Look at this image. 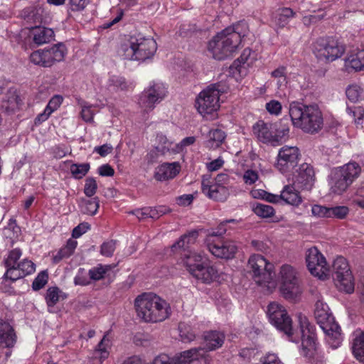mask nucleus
Returning a JSON list of instances; mask_svg holds the SVG:
<instances>
[{"label": "nucleus", "mask_w": 364, "mask_h": 364, "mask_svg": "<svg viewBox=\"0 0 364 364\" xmlns=\"http://www.w3.org/2000/svg\"><path fill=\"white\" fill-rule=\"evenodd\" d=\"M248 26L240 21L219 32L208 43V50L217 60H224L236 52L242 38L248 33Z\"/></svg>", "instance_id": "obj_1"}, {"label": "nucleus", "mask_w": 364, "mask_h": 364, "mask_svg": "<svg viewBox=\"0 0 364 364\" xmlns=\"http://www.w3.org/2000/svg\"><path fill=\"white\" fill-rule=\"evenodd\" d=\"M299 329L301 344L299 353L305 364H324L325 358L317 341L315 326L304 315L297 316V328Z\"/></svg>", "instance_id": "obj_2"}, {"label": "nucleus", "mask_w": 364, "mask_h": 364, "mask_svg": "<svg viewBox=\"0 0 364 364\" xmlns=\"http://www.w3.org/2000/svg\"><path fill=\"white\" fill-rule=\"evenodd\" d=\"M137 316L146 323H157L171 315V308L166 300L153 293H144L134 300Z\"/></svg>", "instance_id": "obj_3"}, {"label": "nucleus", "mask_w": 364, "mask_h": 364, "mask_svg": "<svg viewBox=\"0 0 364 364\" xmlns=\"http://www.w3.org/2000/svg\"><path fill=\"white\" fill-rule=\"evenodd\" d=\"M156 43L152 38H146L141 34L132 36L119 49V55L131 60H144L154 55L156 50Z\"/></svg>", "instance_id": "obj_4"}, {"label": "nucleus", "mask_w": 364, "mask_h": 364, "mask_svg": "<svg viewBox=\"0 0 364 364\" xmlns=\"http://www.w3.org/2000/svg\"><path fill=\"white\" fill-rule=\"evenodd\" d=\"M315 318L318 324L326 334L328 343L333 348H337L343 341L341 328L335 321L326 303L318 299L315 304Z\"/></svg>", "instance_id": "obj_5"}, {"label": "nucleus", "mask_w": 364, "mask_h": 364, "mask_svg": "<svg viewBox=\"0 0 364 364\" xmlns=\"http://www.w3.org/2000/svg\"><path fill=\"white\" fill-rule=\"evenodd\" d=\"M235 221L233 219L225 220L220 225L216 231L213 230L207 235L205 238L207 248L215 257L229 259L235 257L237 251L235 242L223 237V235L226 232L225 225Z\"/></svg>", "instance_id": "obj_6"}, {"label": "nucleus", "mask_w": 364, "mask_h": 364, "mask_svg": "<svg viewBox=\"0 0 364 364\" xmlns=\"http://www.w3.org/2000/svg\"><path fill=\"white\" fill-rule=\"evenodd\" d=\"M361 172V166L355 161L332 169L328 176L331 191L336 194H342L359 177Z\"/></svg>", "instance_id": "obj_7"}, {"label": "nucleus", "mask_w": 364, "mask_h": 364, "mask_svg": "<svg viewBox=\"0 0 364 364\" xmlns=\"http://www.w3.org/2000/svg\"><path fill=\"white\" fill-rule=\"evenodd\" d=\"M311 49L316 58L325 63H332L341 58L346 51L345 46L333 37L316 39L312 43Z\"/></svg>", "instance_id": "obj_8"}, {"label": "nucleus", "mask_w": 364, "mask_h": 364, "mask_svg": "<svg viewBox=\"0 0 364 364\" xmlns=\"http://www.w3.org/2000/svg\"><path fill=\"white\" fill-rule=\"evenodd\" d=\"M210 359L203 348H193L176 354L170 358L162 354L146 364H210Z\"/></svg>", "instance_id": "obj_9"}, {"label": "nucleus", "mask_w": 364, "mask_h": 364, "mask_svg": "<svg viewBox=\"0 0 364 364\" xmlns=\"http://www.w3.org/2000/svg\"><path fill=\"white\" fill-rule=\"evenodd\" d=\"M252 132L259 141L278 146L289 133V128H281L277 123H267L259 120L253 125Z\"/></svg>", "instance_id": "obj_10"}, {"label": "nucleus", "mask_w": 364, "mask_h": 364, "mask_svg": "<svg viewBox=\"0 0 364 364\" xmlns=\"http://www.w3.org/2000/svg\"><path fill=\"white\" fill-rule=\"evenodd\" d=\"M267 316L272 325L293 341V321L284 306L277 301L270 302L267 306Z\"/></svg>", "instance_id": "obj_11"}, {"label": "nucleus", "mask_w": 364, "mask_h": 364, "mask_svg": "<svg viewBox=\"0 0 364 364\" xmlns=\"http://www.w3.org/2000/svg\"><path fill=\"white\" fill-rule=\"evenodd\" d=\"M220 85L213 84L203 90L196 100V107L203 117L212 114L220 107Z\"/></svg>", "instance_id": "obj_12"}, {"label": "nucleus", "mask_w": 364, "mask_h": 364, "mask_svg": "<svg viewBox=\"0 0 364 364\" xmlns=\"http://www.w3.org/2000/svg\"><path fill=\"white\" fill-rule=\"evenodd\" d=\"M297 127L307 133H315L323 126L322 113L317 105H301L297 107Z\"/></svg>", "instance_id": "obj_13"}, {"label": "nucleus", "mask_w": 364, "mask_h": 364, "mask_svg": "<svg viewBox=\"0 0 364 364\" xmlns=\"http://www.w3.org/2000/svg\"><path fill=\"white\" fill-rule=\"evenodd\" d=\"M306 262L310 273L321 280H326L330 277V266L325 257L315 247L307 250Z\"/></svg>", "instance_id": "obj_14"}, {"label": "nucleus", "mask_w": 364, "mask_h": 364, "mask_svg": "<svg viewBox=\"0 0 364 364\" xmlns=\"http://www.w3.org/2000/svg\"><path fill=\"white\" fill-rule=\"evenodd\" d=\"M277 281L281 295L286 300H294L296 295V269L294 267L287 264L281 266L277 275Z\"/></svg>", "instance_id": "obj_15"}, {"label": "nucleus", "mask_w": 364, "mask_h": 364, "mask_svg": "<svg viewBox=\"0 0 364 364\" xmlns=\"http://www.w3.org/2000/svg\"><path fill=\"white\" fill-rule=\"evenodd\" d=\"M248 267L252 272L255 282L259 284L269 283L272 279L274 265L261 255H253L248 260Z\"/></svg>", "instance_id": "obj_16"}, {"label": "nucleus", "mask_w": 364, "mask_h": 364, "mask_svg": "<svg viewBox=\"0 0 364 364\" xmlns=\"http://www.w3.org/2000/svg\"><path fill=\"white\" fill-rule=\"evenodd\" d=\"M166 87L161 82H153L143 92L139 103L146 110L152 109L156 103L160 102L166 95Z\"/></svg>", "instance_id": "obj_17"}, {"label": "nucleus", "mask_w": 364, "mask_h": 364, "mask_svg": "<svg viewBox=\"0 0 364 364\" xmlns=\"http://www.w3.org/2000/svg\"><path fill=\"white\" fill-rule=\"evenodd\" d=\"M203 193L210 199L218 201H225L229 196L227 186L213 183L209 177L203 176L201 183Z\"/></svg>", "instance_id": "obj_18"}, {"label": "nucleus", "mask_w": 364, "mask_h": 364, "mask_svg": "<svg viewBox=\"0 0 364 364\" xmlns=\"http://www.w3.org/2000/svg\"><path fill=\"white\" fill-rule=\"evenodd\" d=\"M314 183V171L309 164H303L297 171V190L309 191Z\"/></svg>", "instance_id": "obj_19"}, {"label": "nucleus", "mask_w": 364, "mask_h": 364, "mask_svg": "<svg viewBox=\"0 0 364 364\" xmlns=\"http://www.w3.org/2000/svg\"><path fill=\"white\" fill-rule=\"evenodd\" d=\"M112 342L109 338V333H106L99 343L95 348L90 361L92 364H102L109 355Z\"/></svg>", "instance_id": "obj_20"}, {"label": "nucleus", "mask_w": 364, "mask_h": 364, "mask_svg": "<svg viewBox=\"0 0 364 364\" xmlns=\"http://www.w3.org/2000/svg\"><path fill=\"white\" fill-rule=\"evenodd\" d=\"M343 61V66L348 72L364 70V50L355 48L349 51Z\"/></svg>", "instance_id": "obj_21"}, {"label": "nucleus", "mask_w": 364, "mask_h": 364, "mask_svg": "<svg viewBox=\"0 0 364 364\" xmlns=\"http://www.w3.org/2000/svg\"><path fill=\"white\" fill-rule=\"evenodd\" d=\"M220 275L221 273L215 266L203 263L193 274V277L201 283L210 284L218 282Z\"/></svg>", "instance_id": "obj_22"}, {"label": "nucleus", "mask_w": 364, "mask_h": 364, "mask_svg": "<svg viewBox=\"0 0 364 364\" xmlns=\"http://www.w3.org/2000/svg\"><path fill=\"white\" fill-rule=\"evenodd\" d=\"M178 162L163 163L154 170V177L158 181H165L175 178L181 171Z\"/></svg>", "instance_id": "obj_23"}, {"label": "nucleus", "mask_w": 364, "mask_h": 364, "mask_svg": "<svg viewBox=\"0 0 364 364\" xmlns=\"http://www.w3.org/2000/svg\"><path fill=\"white\" fill-rule=\"evenodd\" d=\"M203 254L194 251L186 252L183 255L182 262L192 276L203 264Z\"/></svg>", "instance_id": "obj_24"}, {"label": "nucleus", "mask_w": 364, "mask_h": 364, "mask_svg": "<svg viewBox=\"0 0 364 364\" xmlns=\"http://www.w3.org/2000/svg\"><path fill=\"white\" fill-rule=\"evenodd\" d=\"M21 105V100L14 89H10L4 97L1 109L7 113H11L18 109Z\"/></svg>", "instance_id": "obj_25"}, {"label": "nucleus", "mask_w": 364, "mask_h": 364, "mask_svg": "<svg viewBox=\"0 0 364 364\" xmlns=\"http://www.w3.org/2000/svg\"><path fill=\"white\" fill-rule=\"evenodd\" d=\"M16 334L12 326L6 323H0V344L5 348L13 347L16 343Z\"/></svg>", "instance_id": "obj_26"}, {"label": "nucleus", "mask_w": 364, "mask_h": 364, "mask_svg": "<svg viewBox=\"0 0 364 364\" xmlns=\"http://www.w3.org/2000/svg\"><path fill=\"white\" fill-rule=\"evenodd\" d=\"M63 101V98L60 95L53 96L48 102L44 111L42 113L38 114L35 119V123H41L48 119L50 114L57 110Z\"/></svg>", "instance_id": "obj_27"}, {"label": "nucleus", "mask_w": 364, "mask_h": 364, "mask_svg": "<svg viewBox=\"0 0 364 364\" xmlns=\"http://www.w3.org/2000/svg\"><path fill=\"white\" fill-rule=\"evenodd\" d=\"M352 336L353 353L357 360L364 363V332L358 329L353 332Z\"/></svg>", "instance_id": "obj_28"}, {"label": "nucleus", "mask_w": 364, "mask_h": 364, "mask_svg": "<svg viewBox=\"0 0 364 364\" xmlns=\"http://www.w3.org/2000/svg\"><path fill=\"white\" fill-rule=\"evenodd\" d=\"M33 41L38 46L49 43L54 37V32L51 28L46 27H36L31 31Z\"/></svg>", "instance_id": "obj_29"}, {"label": "nucleus", "mask_w": 364, "mask_h": 364, "mask_svg": "<svg viewBox=\"0 0 364 364\" xmlns=\"http://www.w3.org/2000/svg\"><path fill=\"white\" fill-rule=\"evenodd\" d=\"M65 297V294L58 287H49L45 295V300L48 306V312L53 313V308L55 305L60 299H64Z\"/></svg>", "instance_id": "obj_30"}, {"label": "nucleus", "mask_w": 364, "mask_h": 364, "mask_svg": "<svg viewBox=\"0 0 364 364\" xmlns=\"http://www.w3.org/2000/svg\"><path fill=\"white\" fill-rule=\"evenodd\" d=\"M225 336L218 331H209L204 335L205 346L208 350H213L221 347Z\"/></svg>", "instance_id": "obj_31"}, {"label": "nucleus", "mask_w": 364, "mask_h": 364, "mask_svg": "<svg viewBox=\"0 0 364 364\" xmlns=\"http://www.w3.org/2000/svg\"><path fill=\"white\" fill-rule=\"evenodd\" d=\"M77 242L72 238L69 239L65 245L61 247L55 254L53 255V262L59 263L63 259L70 257L75 252Z\"/></svg>", "instance_id": "obj_32"}, {"label": "nucleus", "mask_w": 364, "mask_h": 364, "mask_svg": "<svg viewBox=\"0 0 364 364\" xmlns=\"http://www.w3.org/2000/svg\"><path fill=\"white\" fill-rule=\"evenodd\" d=\"M336 287L341 291L348 294L353 292L355 283L352 272L342 275V277H334Z\"/></svg>", "instance_id": "obj_33"}, {"label": "nucleus", "mask_w": 364, "mask_h": 364, "mask_svg": "<svg viewBox=\"0 0 364 364\" xmlns=\"http://www.w3.org/2000/svg\"><path fill=\"white\" fill-rule=\"evenodd\" d=\"M198 236V232L197 230H192L188 232L187 234L182 235L180 239L172 245V251L176 252L181 249H183L185 251L190 245L196 242Z\"/></svg>", "instance_id": "obj_34"}, {"label": "nucleus", "mask_w": 364, "mask_h": 364, "mask_svg": "<svg viewBox=\"0 0 364 364\" xmlns=\"http://www.w3.org/2000/svg\"><path fill=\"white\" fill-rule=\"evenodd\" d=\"M278 166H284L287 164L294 163L296 159V147L285 146L282 147L278 154Z\"/></svg>", "instance_id": "obj_35"}, {"label": "nucleus", "mask_w": 364, "mask_h": 364, "mask_svg": "<svg viewBox=\"0 0 364 364\" xmlns=\"http://www.w3.org/2000/svg\"><path fill=\"white\" fill-rule=\"evenodd\" d=\"M346 95L350 102H360L364 100V87L358 84L350 85L346 87Z\"/></svg>", "instance_id": "obj_36"}, {"label": "nucleus", "mask_w": 364, "mask_h": 364, "mask_svg": "<svg viewBox=\"0 0 364 364\" xmlns=\"http://www.w3.org/2000/svg\"><path fill=\"white\" fill-rule=\"evenodd\" d=\"M114 265L102 264H97L89 270L88 274L90 279L98 281L105 277V276L114 268Z\"/></svg>", "instance_id": "obj_37"}, {"label": "nucleus", "mask_w": 364, "mask_h": 364, "mask_svg": "<svg viewBox=\"0 0 364 364\" xmlns=\"http://www.w3.org/2000/svg\"><path fill=\"white\" fill-rule=\"evenodd\" d=\"M100 207L97 198L91 199H82L80 203V211L83 214L94 215L97 212Z\"/></svg>", "instance_id": "obj_38"}, {"label": "nucleus", "mask_w": 364, "mask_h": 364, "mask_svg": "<svg viewBox=\"0 0 364 364\" xmlns=\"http://www.w3.org/2000/svg\"><path fill=\"white\" fill-rule=\"evenodd\" d=\"M225 138L224 132L220 129L210 130L208 134V139L206 146L210 149L218 148Z\"/></svg>", "instance_id": "obj_39"}, {"label": "nucleus", "mask_w": 364, "mask_h": 364, "mask_svg": "<svg viewBox=\"0 0 364 364\" xmlns=\"http://www.w3.org/2000/svg\"><path fill=\"white\" fill-rule=\"evenodd\" d=\"M333 270L334 277H342V275L351 272L347 260L342 257L335 259L333 263Z\"/></svg>", "instance_id": "obj_40"}, {"label": "nucleus", "mask_w": 364, "mask_h": 364, "mask_svg": "<svg viewBox=\"0 0 364 364\" xmlns=\"http://www.w3.org/2000/svg\"><path fill=\"white\" fill-rule=\"evenodd\" d=\"M50 54L53 63L63 61L67 53V49L63 43L55 44L47 49Z\"/></svg>", "instance_id": "obj_41"}, {"label": "nucleus", "mask_w": 364, "mask_h": 364, "mask_svg": "<svg viewBox=\"0 0 364 364\" xmlns=\"http://www.w3.org/2000/svg\"><path fill=\"white\" fill-rule=\"evenodd\" d=\"M280 200H284L287 204L294 205L296 202V188L294 183L285 186L279 195Z\"/></svg>", "instance_id": "obj_42"}, {"label": "nucleus", "mask_w": 364, "mask_h": 364, "mask_svg": "<svg viewBox=\"0 0 364 364\" xmlns=\"http://www.w3.org/2000/svg\"><path fill=\"white\" fill-rule=\"evenodd\" d=\"M253 212L262 218H271L274 215V209L269 205L256 203L252 205Z\"/></svg>", "instance_id": "obj_43"}, {"label": "nucleus", "mask_w": 364, "mask_h": 364, "mask_svg": "<svg viewBox=\"0 0 364 364\" xmlns=\"http://www.w3.org/2000/svg\"><path fill=\"white\" fill-rule=\"evenodd\" d=\"M178 329L182 342L190 343L196 338V333L190 325L185 323H180Z\"/></svg>", "instance_id": "obj_44"}, {"label": "nucleus", "mask_w": 364, "mask_h": 364, "mask_svg": "<svg viewBox=\"0 0 364 364\" xmlns=\"http://www.w3.org/2000/svg\"><path fill=\"white\" fill-rule=\"evenodd\" d=\"M293 14V11L289 8L279 9L274 15V22L279 26H284Z\"/></svg>", "instance_id": "obj_45"}, {"label": "nucleus", "mask_w": 364, "mask_h": 364, "mask_svg": "<svg viewBox=\"0 0 364 364\" xmlns=\"http://www.w3.org/2000/svg\"><path fill=\"white\" fill-rule=\"evenodd\" d=\"M90 168L89 163L73 164L70 167V171L75 178L80 179L87 173Z\"/></svg>", "instance_id": "obj_46"}, {"label": "nucleus", "mask_w": 364, "mask_h": 364, "mask_svg": "<svg viewBox=\"0 0 364 364\" xmlns=\"http://www.w3.org/2000/svg\"><path fill=\"white\" fill-rule=\"evenodd\" d=\"M156 140L158 142L157 149H160L161 154H165L170 151L174 152L175 144L170 141L166 136L158 134Z\"/></svg>", "instance_id": "obj_47"}, {"label": "nucleus", "mask_w": 364, "mask_h": 364, "mask_svg": "<svg viewBox=\"0 0 364 364\" xmlns=\"http://www.w3.org/2000/svg\"><path fill=\"white\" fill-rule=\"evenodd\" d=\"M79 105L81 108L80 114L82 119L87 123L93 122L95 115L92 109L93 106L84 101L79 102Z\"/></svg>", "instance_id": "obj_48"}, {"label": "nucleus", "mask_w": 364, "mask_h": 364, "mask_svg": "<svg viewBox=\"0 0 364 364\" xmlns=\"http://www.w3.org/2000/svg\"><path fill=\"white\" fill-rule=\"evenodd\" d=\"M22 252L18 248H15L11 250L9 252V255L6 258H5L4 262L5 267H12L17 266V262L21 257Z\"/></svg>", "instance_id": "obj_49"}, {"label": "nucleus", "mask_w": 364, "mask_h": 364, "mask_svg": "<svg viewBox=\"0 0 364 364\" xmlns=\"http://www.w3.org/2000/svg\"><path fill=\"white\" fill-rule=\"evenodd\" d=\"M348 114L351 116L357 124H361L364 119V109L361 107H347Z\"/></svg>", "instance_id": "obj_50"}, {"label": "nucleus", "mask_w": 364, "mask_h": 364, "mask_svg": "<svg viewBox=\"0 0 364 364\" xmlns=\"http://www.w3.org/2000/svg\"><path fill=\"white\" fill-rule=\"evenodd\" d=\"M349 213L347 206H335L329 208V218H336L338 219L345 218Z\"/></svg>", "instance_id": "obj_51"}, {"label": "nucleus", "mask_w": 364, "mask_h": 364, "mask_svg": "<svg viewBox=\"0 0 364 364\" xmlns=\"http://www.w3.org/2000/svg\"><path fill=\"white\" fill-rule=\"evenodd\" d=\"M18 268L21 270V274L24 277L28 274H31L35 272V264L30 260L23 259L17 264Z\"/></svg>", "instance_id": "obj_52"}, {"label": "nucleus", "mask_w": 364, "mask_h": 364, "mask_svg": "<svg viewBox=\"0 0 364 364\" xmlns=\"http://www.w3.org/2000/svg\"><path fill=\"white\" fill-rule=\"evenodd\" d=\"M48 275L45 271L40 272L35 278L32 284V288L35 291L42 289L48 282Z\"/></svg>", "instance_id": "obj_53"}, {"label": "nucleus", "mask_w": 364, "mask_h": 364, "mask_svg": "<svg viewBox=\"0 0 364 364\" xmlns=\"http://www.w3.org/2000/svg\"><path fill=\"white\" fill-rule=\"evenodd\" d=\"M351 200L353 204L364 208V183L356 189Z\"/></svg>", "instance_id": "obj_54"}, {"label": "nucleus", "mask_w": 364, "mask_h": 364, "mask_svg": "<svg viewBox=\"0 0 364 364\" xmlns=\"http://www.w3.org/2000/svg\"><path fill=\"white\" fill-rule=\"evenodd\" d=\"M116 249V244L114 240L106 241L100 247V254L105 257H112Z\"/></svg>", "instance_id": "obj_55"}, {"label": "nucleus", "mask_w": 364, "mask_h": 364, "mask_svg": "<svg viewBox=\"0 0 364 364\" xmlns=\"http://www.w3.org/2000/svg\"><path fill=\"white\" fill-rule=\"evenodd\" d=\"M6 271L4 275V278L10 279L12 282L16 281L18 279L23 278L21 274V270L18 268V266L6 267Z\"/></svg>", "instance_id": "obj_56"}, {"label": "nucleus", "mask_w": 364, "mask_h": 364, "mask_svg": "<svg viewBox=\"0 0 364 364\" xmlns=\"http://www.w3.org/2000/svg\"><path fill=\"white\" fill-rule=\"evenodd\" d=\"M97 189V184L95 178H87L85 181L84 193L87 197L93 196Z\"/></svg>", "instance_id": "obj_57"}, {"label": "nucleus", "mask_w": 364, "mask_h": 364, "mask_svg": "<svg viewBox=\"0 0 364 364\" xmlns=\"http://www.w3.org/2000/svg\"><path fill=\"white\" fill-rule=\"evenodd\" d=\"M74 284L75 285L86 286L90 284L87 274L83 268H80L76 276L74 278Z\"/></svg>", "instance_id": "obj_58"}, {"label": "nucleus", "mask_w": 364, "mask_h": 364, "mask_svg": "<svg viewBox=\"0 0 364 364\" xmlns=\"http://www.w3.org/2000/svg\"><path fill=\"white\" fill-rule=\"evenodd\" d=\"M196 138L195 136H188L184 138L178 144H175V153L183 151L187 146L193 144L196 142Z\"/></svg>", "instance_id": "obj_59"}, {"label": "nucleus", "mask_w": 364, "mask_h": 364, "mask_svg": "<svg viewBox=\"0 0 364 364\" xmlns=\"http://www.w3.org/2000/svg\"><path fill=\"white\" fill-rule=\"evenodd\" d=\"M312 214L319 218H329V208L315 205L311 208Z\"/></svg>", "instance_id": "obj_60"}, {"label": "nucleus", "mask_w": 364, "mask_h": 364, "mask_svg": "<svg viewBox=\"0 0 364 364\" xmlns=\"http://www.w3.org/2000/svg\"><path fill=\"white\" fill-rule=\"evenodd\" d=\"M30 60L35 65L45 67L43 50L33 52L30 55Z\"/></svg>", "instance_id": "obj_61"}, {"label": "nucleus", "mask_w": 364, "mask_h": 364, "mask_svg": "<svg viewBox=\"0 0 364 364\" xmlns=\"http://www.w3.org/2000/svg\"><path fill=\"white\" fill-rule=\"evenodd\" d=\"M90 0H70V9L73 11H82L89 4Z\"/></svg>", "instance_id": "obj_62"}, {"label": "nucleus", "mask_w": 364, "mask_h": 364, "mask_svg": "<svg viewBox=\"0 0 364 364\" xmlns=\"http://www.w3.org/2000/svg\"><path fill=\"white\" fill-rule=\"evenodd\" d=\"M90 225L87 223H82L73 229L72 236L74 238H78L90 230Z\"/></svg>", "instance_id": "obj_63"}, {"label": "nucleus", "mask_w": 364, "mask_h": 364, "mask_svg": "<svg viewBox=\"0 0 364 364\" xmlns=\"http://www.w3.org/2000/svg\"><path fill=\"white\" fill-rule=\"evenodd\" d=\"M260 362L261 364H284L274 353H267L265 356L261 358Z\"/></svg>", "instance_id": "obj_64"}]
</instances>
